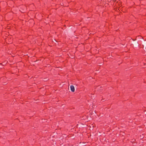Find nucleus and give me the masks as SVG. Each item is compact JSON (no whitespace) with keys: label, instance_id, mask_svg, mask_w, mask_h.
Returning <instances> with one entry per match:
<instances>
[{"label":"nucleus","instance_id":"obj_1","mask_svg":"<svg viewBox=\"0 0 146 146\" xmlns=\"http://www.w3.org/2000/svg\"><path fill=\"white\" fill-rule=\"evenodd\" d=\"M70 88L71 91L72 92H74V91L75 89H74V87L73 86L71 85L70 86Z\"/></svg>","mask_w":146,"mask_h":146}]
</instances>
